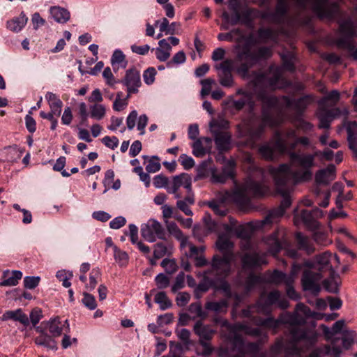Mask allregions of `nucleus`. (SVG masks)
Listing matches in <instances>:
<instances>
[{
	"mask_svg": "<svg viewBox=\"0 0 357 357\" xmlns=\"http://www.w3.org/2000/svg\"><path fill=\"white\" fill-rule=\"evenodd\" d=\"M255 91L257 99L263 104L261 115L258 116L252 112L242 123L236 126V137L245 138L244 146L250 149L257 147V142L263 137L266 127L273 128L277 125L271 110L276 107L279 102L277 96L268 94L265 89Z\"/></svg>",
	"mask_w": 357,
	"mask_h": 357,
	"instance_id": "f257e3e1",
	"label": "nucleus"
},
{
	"mask_svg": "<svg viewBox=\"0 0 357 357\" xmlns=\"http://www.w3.org/2000/svg\"><path fill=\"white\" fill-rule=\"evenodd\" d=\"M244 39L245 43L243 45H236L234 47L236 61H243L236 68V73L243 79H248L250 69L260 62L271 58L272 51L267 46H261L252 50L251 46L259 43L258 36L255 37L252 33Z\"/></svg>",
	"mask_w": 357,
	"mask_h": 357,
	"instance_id": "f03ea898",
	"label": "nucleus"
},
{
	"mask_svg": "<svg viewBox=\"0 0 357 357\" xmlns=\"http://www.w3.org/2000/svg\"><path fill=\"white\" fill-rule=\"evenodd\" d=\"M294 141L287 144V153L292 164L296 165L301 168V170L294 172V177L298 181H309L312 178V168L315 165V158L317 153H305L294 151L298 142L297 137Z\"/></svg>",
	"mask_w": 357,
	"mask_h": 357,
	"instance_id": "7ed1b4c3",
	"label": "nucleus"
},
{
	"mask_svg": "<svg viewBox=\"0 0 357 357\" xmlns=\"http://www.w3.org/2000/svg\"><path fill=\"white\" fill-rule=\"evenodd\" d=\"M340 37L335 43L339 48L347 50L353 60L357 61V46L351 41L357 37V24L351 17L337 21Z\"/></svg>",
	"mask_w": 357,
	"mask_h": 357,
	"instance_id": "20e7f679",
	"label": "nucleus"
},
{
	"mask_svg": "<svg viewBox=\"0 0 357 357\" xmlns=\"http://www.w3.org/2000/svg\"><path fill=\"white\" fill-rule=\"evenodd\" d=\"M269 72L272 74L268 77L266 73L253 71L252 73V78L248 82V86H252L255 90H260L261 89L275 90L278 88V84L280 82L282 75V67L278 66H271Z\"/></svg>",
	"mask_w": 357,
	"mask_h": 357,
	"instance_id": "39448f33",
	"label": "nucleus"
},
{
	"mask_svg": "<svg viewBox=\"0 0 357 357\" xmlns=\"http://www.w3.org/2000/svg\"><path fill=\"white\" fill-rule=\"evenodd\" d=\"M287 186L276 188L278 193L282 197L280 206L270 210L265 218L259 222L257 227H263L266 225L276 222L284 214L285 210L291 204V199L287 190Z\"/></svg>",
	"mask_w": 357,
	"mask_h": 357,
	"instance_id": "423d86ee",
	"label": "nucleus"
},
{
	"mask_svg": "<svg viewBox=\"0 0 357 357\" xmlns=\"http://www.w3.org/2000/svg\"><path fill=\"white\" fill-rule=\"evenodd\" d=\"M252 86H248L246 84L245 88H238L236 91V96H241V98L237 100L233 99V97H230L231 107L235 110L239 112L241 111L245 106H248L250 112L252 113L255 109V102L254 101V97L255 96V87L253 90L249 91L248 89Z\"/></svg>",
	"mask_w": 357,
	"mask_h": 357,
	"instance_id": "0eeeda50",
	"label": "nucleus"
},
{
	"mask_svg": "<svg viewBox=\"0 0 357 357\" xmlns=\"http://www.w3.org/2000/svg\"><path fill=\"white\" fill-rule=\"evenodd\" d=\"M141 235L148 242L153 243L156 237L165 239V230L162 225L155 220H149L141 225Z\"/></svg>",
	"mask_w": 357,
	"mask_h": 357,
	"instance_id": "6e6552de",
	"label": "nucleus"
},
{
	"mask_svg": "<svg viewBox=\"0 0 357 357\" xmlns=\"http://www.w3.org/2000/svg\"><path fill=\"white\" fill-rule=\"evenodd\" d=\"M233 258L232 253H224L222 256L215 255L210 264L212 269L215 271L220 277L226 278L231 273Z\"/></svg>",
	"mask_w": 357,
	"mask_h": 357,
	"instance_id": "1a4fd4ad",
	"label": "nucleus"
},
{
	"mask_svg": "<svg viewBox=\"0 0 357 357\" xmlns=\"http://www.w3.org/2000/svg\"><path fill=\"white\" fill-rule=\"evenodd\" d=\"M241 261L243 268L250 271L261 268L268 264L266 253L257 251L244 254Z\"/></svg>",
	"mask_w": 357,
	"mask_h": 357,
	"instance_id": "9d476101",
	"label": "nucleus"
},
{
	"mask_svg": "<svg viewBox=\"0 0 357 357\" xmlns=\"http://www.w3.org/2000/svg\"><path fill=\"white\" fill-rule=\"evenodd\" d=\"M321 278L322 275L319 272H314L310 269L303 270L301 278L303 289L310 291L314 296L318 295L321 291L318 282Z\"/></svg>",
	"mask_w": 357,
	"mask_h": 357,
	"instance_id": "9b49d317",
	"label": "nucleus"
},
{
	"mask_svg": "<svg viewBox=\"0 0 357 357\" xmlns=\"http://www.w3.org/2000/svg\"><path fill=\"white\" fill-rule=\"evenodd\" d=\"M296 171H294L295 172ZM271 173L275 177V185L276 188L287 186V183L291 176H293L296 183H301L294 176V172L291 169V166L287 163L280 164L276 167L271 169Z\"/></svg>",
	"mask_w": 357,
	"mask_h": 357,
	"instance_id": "f8f14e48",
	"label": "nucleus"
},
{
	"mask_svg": "<svg viewBox=\"0 0 357 357\" xmlns=\"http://www.w3.org/2000/svg\"><path fill=\"white\" fill-rule=\"evenodd\" d=\"M342 114L347 115L348 111L347 109L342 111L338 107L331 109L325 108L319 109L317 114V116L319 119L318 128L319 129H329L332 121Z\"/></svg>",
	"mask_w": 357,
	"mask_h": 357,
	"instance_id": "ddd939ff",
	"label": "nucleus"
},
{
	"mask_svg": "<svg viewBox=\"0 0 357 357\" xmlns=\"http://www.w3.org/2000/svg\"><path fill=\"white\" fill-rule=\"evenodd\" d=\"M118 82L126 86V91L129 92H139L142 86L140 73L135 67L129 68L126 71L124 77Z\"/></svg>",
	"mask_w": 357,
	"mask_h": 357,
	"instance_id": "4468645a",
	"label": "nucleus"
},
{
	"mask_svg": "<svg viewBox=\"0 0 357 357\" xmlns=\"http://www.w3.org/2000/svg\"><path fill=\"white\" fill-rule=\"evenodd\" d=\"M228 9L231 12V15L228 11L224 10L222 13L221 17L224 22L232 26L241 23L242 13H240L241 3L238 0H228Z\"/></svg>",
	"mask_w": 357,
	"mask_h": 357,
	"instance_id": "2eb2a0df",
	"label": "nucleus"
},
{
	"mask_svg": "<svg viewBox=\"0 0 357 357\" xmlns=\"http://www.w3.org/2000/svg\"><path fill=\"white\" fill-rule=\"evenodd\" d=\"M290 334L292 341L295 343L303 340L313 345L317 342L318 339V333L313 330L294 328L290 331Z\"/></svg>",
	"mask_w": 357,
	"mask_h": 357,
	"instance_id": "dca6fc26",
	"label": "nucleus"
},
{
	"mask_svg": "<svg viewBox=\"0 0 357 357\" xmlns=\"http://www.w3.org/2000/svg\"><path fill=\"white\" fill-rule=\"evenodd\" d=\"M216 149L219 152L228 151L231 147V135L229 132H211Z\"/></svg>",
	"mask_w": 357,
	"mask_h": 357,
	"instance_id": "f3484780",
	"label": "nucleus"
},
{
	"mask_svg": "<svg viewBox=\"0 0 357 357\" xmlns=\"http://www.w3.org/2000/svg\"><path fill=\"white\" fill-rule=\"evenodd\" d=\"M243 189L253 197H263L266 194V189L260 181H257L251 177H248L243 185Z\"/></svg>",
	"mask_w": 357,
	"mask_h": 357,
	"instance_id": "a211bd4d",
	"label": "nucleus"
},
{
	"mask_svg": "<svg viewBox=\"0 0 357 357\" xmlns=\"http://www.w3.org/2000/svg\"><path fill=\"white\" fill-rule=\"evenodd\" d=\"M193 332L202 340H211L216 331L211 325L205 324L203 320L197 321L193 326Z\"/></svg>",
	"mask_w": 357,
	"mask_h": 357,
	"instance_id": "6ab92c4d",
	"label": "nucleus"
},
{
	"mask_svg": "<svg viewBox=\"0 0 357 357\" xmlns=\"http://www.w3.org/2000/svg\"><path fill=\"white\" fill-rule=\"evenodd\" d=\"M289 13V6L284 0H278L274 11L269 10L270 22L281 24Z\"/></svg>",
	"mask_w": 357,
	"mask_h": 357,
	"instance_id": "aec40b11",
	"label": "nucleus"
},
{
	"mask_svg": "<svg viewBox=\"0 0 357 357\" xmlns=\"http://www.w3.org/2000/svg\"><path fill=\"white\" fill-rule=\"evenodd\" d=\"M335 166L328 165L326 168L318 170L315 174V181L319 185H327L335 178Z\"/></svg>",
	"mask_w": 357,
	"mask_h": 357,
	"instance_id": "412c9836",
	"label": "nucleus"
},
{
	"mask_svg": "<svg viewBox=\"0 0 357 357\" xmlns=\"http://www.w3.org/2000/svg\"><path fill=\"white\" fill-rule=\"evenodd\" d=\"M280 57L282 60V70L290 73L296 71V63L297 61L296 54L289 50H284L279 53Z\"/></svg>",
	"mask_w": 357,
	"mask_h": 357,
	"instance_id": "4be33fe9",
	"label": "nucleus"
},
{
	"mask_svg": "<svg viewBox=\"0 0 357 357\" xmlns=\"http://www.w3.org/2000/svg\"><path fill=\"white\" fill-rule=\"evenodd\" d=\"M3 321L13 320L18 321L25 327L29 325V319L27 315L23 312L21 308L15 310H7L2 315Z\"/></svg>",
	"mask_w": 357,
	"mask_h": 357,
	"instance_id": "5701e85b",
	"label": "nucleus"
},
{
	"mask_svg": "<svg viewBox=\"0 0 357 357\" xmlns=\"http://www.w3.org/2000/svg\"><path fill=\"white\" fill-rule=\"evenodd\" d=\"M45 324L50 335L54 337H59L62 334L65 324L69 328L68 319L65 321L64 324H62L60 318L58 317L51 318L50 320L47 321Z\"/></svg>",
	"mask_w": 357,
	"mask_h": 357,
	"instance_id": "b1692460",
	"label": "nucleus"
},
{
	"mask_svg": "<svg viewBox=\"0 0 357 357\" xmlns=\"http://www.w3.org/2000/svg\"><path fill=\"white\" fill-rule=\"evenodd\" d=\"M50 16L59 24H66L70 18V13L67 8L59 6H51L49 9Z\"/></svg>",
	"mask_w": 357,
	"mask_h": 357,
	"instance_id": "393cba45",
	"label": "nucleus"
},
{
	"mask_svg": "<svg viewBox=\"0 0 357 357\" xmlns=\"http://www.w3.org/2000/svg\"><path fill=\"white\" fill-rule=\"evenodd\" d=\"M331 261L332 254L330 252H324L316 256L314 268H317L319 271L333 270Z\"/></svg>",
	"mask_w": 357,
	"mask_h": 357,
	"instance_id": "a878e982",
	"label": "nucleus"
},
{
	"mask_svg": "<svg viewBox=\"0 0 357 357\" xmlns=\"http://www.w3.org/2000/svg\"><path fill=\"white\" fill-rule=\"evenodd\" d=\"M295 238L299 250L305 251L307 255H310L314 252L315 248L312 242L302 232H296Z\"/></svg>",
	"mask_w": 357,
	"mask_h": 357,
	"instance_id": "bb28decb",
	"label": "nucleus"
},
{
	"mask_svg": "<svg viewBox=\"0 0 357 357\" xmlns=\"http://www.w3.org/2000/svg\"><path fill=\"white\" fill-rule=\"evenodd\" d=\"M28 17L24 11H22L19 16L13 17L7 22V29L15 32H20L26 24Z\"/></svg>",
	"mask_w": 357,
	"mask_h": 357,
	"instance_id": "cd10ccee",
	"label": "nucleus"
},
{
	"mask_svg": "<svg viewBox=\"0 0 357 357\" xmlns=\"http://www.w3.org/2000/svg\"><path fill=\"white\" fill-rule=\"evenodd\" d=\"M243 332L245 335L254 337L261 335V330L259 328H253L244 322H236L233 324L232 332Z\"/></svg>",
	"mask_w": 357,
	"mask_h": 357,
	"instance_id": "c85d7f7f",
	"label": "nucleus"
},
{
	"mask_svg": "<svg viewBox=\"0 0 357 357\" xmlns=\"http://www.w3.org/2000/svg\"><path fill=\"white\" fill-rule=\"evenodd\" d=\"M282 324L292 326H303L306 324L305 319L297 312H285L281 314Z\"/></svg>",
	"mask_w": 357,
	"mask_h": 357,
	"instance_id": "c756f323",
	"label": "nucleus"
},
{
	"mask_svg": "<svg viewBox=\"0 0 357 357\" xmlns=\"http://www.w3.org/2000/svg\"><path fill=\"white\" fill-rule=\"evenodd\" d=\"M51 335L43 334L34 338V343L47 349L56 351L58 349L57 342Z\"/></svg>",
	"mask_w": 357,
	"mask_h": 357,
	"instance_id": "7c9ffc66",
	"label": "nucleus"
},
{
	"mask_svg": "<svg viewBox=\"0 0 357 357\" xmlns=\"http://www.w3.org/2000/svg\"><path fill=\"white\" fill-rule=\"evenodd\" d=\"M314 97L312 94H306L295 99L294 110L297 114L302 116L308 106L314 101Z\"/></svg>",
	"mask_w": 357,
	"mask_h": 357,
	"instance_id": "2f4dec72",
	"label": "nucleus"
},
{
	"mask_svg": "<svg viewBox=\"0 0 357 357\" xmlns=\"http://www.w3.org/2000/svg\"><path fill=\"white\" fill-rule=\"evenodd\" d=\"M320 327L327 339H330L332 336L336 334L340 333L342 335V332L346 330L344 329V321L343 319L335 321L331 328H329L324 324H321Z\"/></svg>",
	"mask_w": 357,
	"mask_h": 357,
	"instance_id": "473e14b6",
	"label": "nucleus"
},
{
	"mask_svg": "<svg viewBox=\"0 0 357 357\" xmlns=\"http://www.w3.org/2000/svg\"><path fill=\"white\" fill-rule=\"evenodd\" d=\"M268 282L275 284H280L284 283H294V278L292 275L286 274L282 271L275 269L270 275Z\"/></svg>",
	"mask_w": 357,
	"mask_h": 357,
	"instance_id": "72a5a7b5",
	"label": "nucleus"
},
{
	"mask_svg": "<svg viewBox=\"0 0 357 357\" xmlns=\"http://www.w3.org/2000/svg\"><path fill=\"white\" fill-rule=\"evenodd\" d=\"M347 132V141L349 149L357 146V123L348 121L344 125Z\"/></svg>",
	"mask_w": 357,
	"mask_h": 357,
	"instance_id": "f704fd0d",
	"label": "nucleus"
},
{
	"mask_svg": "<svg viewBox=\"0 0 357 357\" xmlns=\"http://www.w3.org/2000/svg\"><path fill=\"white\" fill-rule=\"evenodd\" d=\"M257 151L260 156L266 160L272 161L275 158V151L272 145V142L262 144L259 146Z\"/></svg>",
	"mask_w": 357,
	"mask_h": 357,
	"instance_id": "c9c22d12",
	"label": "nucleus"
},
{
	"mask_svg": "<svg viewBox=\"0 0 357 357\" xmlns=\"http://www.w3.org/2000/svg\"><path fill=\"white\" fill-rule=\"evenodd\" d=\"M215 282V279H212L207 276H204L195 289V298L197 299L200 298V293H205L208 291L210 289V288L214 287Z\"/></svg>",
	"mask_w": 357,
	"mask_h": 357,
	"instance_id": "e433bc0d",
	"label": "nucleus"
},
{
	"mask_svg": "<svg viewBox=\"0 0 357 357\" xmlns=\"http://www.w3.org/2000/svg\"><path fill=\"white\" fill-rule=\"evenodd\" d=\"M266 243L268 245V251L270 253L275 255L282 250V244L278 238V232H273L270 234L266 239Z\"/></svg>",
	"mask_w": 357,
	"mask_h": 357,
	"instance_id": "4c0bfd02",
	"label": "nucleus"
},
{
	"mask_svg": "<svg viewBox=\"0 0 357 357\" xmlns=\"http://www.w3.org/2000/svg\"><path fill=\"white\" fill-rule=\"evenodd\" d=\"M232 334L228 336V340L231 344L234 350L238 351V355H241L245 345V342L238 332H231Z\"/></svg>",
	"mask_w": 357,
	"mask_h": 357,
	"instance_id": "58836bf2",
	"label": "nucleus"
},
{
	"mask_svg": "<svg viewBox=\"0 0 357 357\" xmlns=\"http://www.w3.org/2000/svg\"><path fill=\"white\" fill-rule=\"evenodd\" d=\"M167 228L169 233L181 242V247L185 246L188 243V238L184 236L182 231L179 229L176 222H169L167 225Z\"/></svg>",
	"mask_w": 357,
	"mask_h": 357,
	"instance_id": "ea45409f",
	"label": "nucleus"
},
{
	"mask_svg": "<svg viewBox=\"0 0 357 357\" xmlns=\"http://www.w3.org/2000/svg\"><path fill=\"white\" fill-rule=\"evenodd\" d=\"M301 218L303 224L310 229H316L319 227V222L314 218L310 211L303 209L301 212Z\"/></svg>",
	"mask_w": 357,
	"mask_h": 357,
	"instance_id": "a19ab883",
	"label": "nucleus"
},
{
	"mask_svg": "<svg viewBox=\"0 0 357 357\" xmlns=\"http://www.w3.org/2000/svg\"><path fill=\"white\" fill-rule=\"evenodd\" d=\"M228 302L225 299L218 301H208L205 304V308L208 311H213L218 313L221 312H226L228 308Z\"/></svg>",
	"mask_w": 357,
	"mask_h": 357,
	"instance_id": "79ce46f5",
	"label": "nucleus"
},
{
	"mask_svg": "<svg viewBox=\"0 0 357 357\" xmlns=\"http://www.w3.org/2000/svg\"><path fill=\"white\" fill-rule=\"evenodd\" d=\"M111 63L115 68L116 65H119L122 68H126L128 61L126 59V55L120 49H116L111 56Z\"/></svg>",
	"mask_w": 357,
	"mask_h": 357,
	"instance_id": "37998d69",
	"label": "nucleus"
},
{
	"mask_svg": "<svg viewBox=\"0 0 357 357\" xmlns=\"http://www.w3.org/2000/svg\"><path fill=\"white\" fill-rule=\"evenodd\" d=\"M262 344L263 342L261 340L255 342L245 343L243 352L241 356L244 357L245 354H248L250 355V357H256L261 350Z\"/></svg>",
	"mask_w": 357,
	"mask_h": 357,
	"instance_id": "c03bdc74",
	"label": "nucleus"
},
{
	"mask_svg": "<svg viewBox=\"0 0 357 357\" xmlns=\"http://www.w3.org/2000/svg\"><path fill=\"white\" fill-rule=\"evenodd\" d=\"M90 118L96 120H102L106 114V107L102 104H93L89 106Z\"/></svg>",
	"mask_w": 357,
	"mask_h": 357,
	"instance_id": "a18cd8bd",
	"label": "nucleus"
},
{
	"mask_svg": "<svg viewBox=\"0 0 357 357\" xmlns=\"http://www.w3.org/2000/svg\"><path fill=\"white\" fill-rule=\"evenodd\" d=\"M258 313L264 314H270L271 313V305L268 303V300L266 298L264 294L260 295L259 298L255 303Z\"/></svg>",
	"mask_w": 357,
	"mask_h": 357,
	"instance_id": "49530a36",
	"label": "nucleus"
},
{
	"mask_svg": "<svg viewBox=\"0 0 357 357\" xmlns=\"http://www.w3.org/2000/svg\"><path fill=\"white\" fill-rule=\"evenodd\" d=\"M217 249L222 253H232L231 250L233 248V243L224 236H220L215 243Z\"/></svg>",
	"mask_w": 357,
	"mask_h": 357,
	"instance_id": "de8ad7c7",
	"label": "nucleus"
},
{
	"mask_svg": "<svg viewBox=\"0 0 357 357\" xmlns=\"http://www.w3.org/2000/svg\"><path fill=\"white\" fill-rule=\"evenodd\" d=\"M229 121L224 119L219 120L213 119L209 123L211 132H213L214 130L218 132H226L225 130L229 129Z\"/></svg>",
	"mask_w": 357,
	"mask_h": 357,
	"instance_id": "09e8293b",
	"label": "nucleus"
},
{
	"mask_svg": "<svg viewBox=\"0 0 357 357\" xmlns=\"http://www.w3.org/2000/svg\"><path fill=\"white\" fill-rule=\"evenodd\" d=\"M243 62V61H236L235 57L234 60L226 59L223 61L219 66H216L215 68L220 70V72H232V70L236 72V68Z\"/></svg>",
	"mask_w": 357,
	"mask_h": 357,
	"instance_id": "8fccbe9b",
	"label": "nucleus"
},
{
	"mask_svg": "<svg viewBox=\"0 0 357 357\" xmlns=\"http://www.w3.org/2000/svg\"><path fill=\"white\" fill-rule=\"evenodd\" d=\"M214 288L217 290L222 291L227 298L232 296L231 289L229 283L225 280V278L221 277L218 279H215Z\"/></svg>",
	"mask_w": 357,
	"mask_h": 357,
	"instance_id": "3c124183",
	"label": "nucleus"
},
{
	"mask_svg": "<svg viewBox=\"0 0 357 357\" xmlns=\"http://www.w3.org/2000/svg\"><path fill=\"white\" fill-rule=\"evenodd\" d=\"M187 174L186 173H181L178 175H176L173 176L172 181L169 183V188H167V192L169 193H174L176 192L178 189L183 186L184 183V179L185 180V177L183 175Z\"/></svg>",
	"mask_w": 357,
	"mask_h": 357,
	"instance_id": "603ef678",
	"label": "nucleus"
},
{
	"mask_svg": "<svg viewBox=\"0 0 357 357\" xmlns=\"http://www.w3.org/2000/svg\"><path fill=\"white\" fill-rule=\"evenodd\" d=\"M314 266V261L311 260H305L302 263L294 262L292 264L291 270L289 275H292L294 280L295 277L304 268H312Z\"/></svg>",
	"mask_w": 357,
	"mask_h": 357,
	"instance_id": "864d4df0",
	"label": "nucleus"
},
{
	"mask_svg": "<svg viewBox=\"0 0 357 357\" xmlns=\"http://www.w3.org/2000/svg\"><path fill=\"white\" fill-rule=\"evenodd\" d=\"M257 34L259 42L265 43L268 40H275V36L272 29L268 27H259Z\"/></svg>",
	"mask_w": 357,
	"mask_h": 357,
	"instance_id": "5fc2aeb1",
	"label": "nucleus"
},
{
	"mask_svg": "<svg viewBox=\"0 0 357 357\" xmlns=\"http://www.w3.org/2000/svg\"><path fill=\"white\" fill-rule=\"evenodd\" d=\"M154 301L160 305L162 310H165L169 308L172 303L167 296L165 291L158 292L154 297Z\"/></svg>",
	"mask_w": 357,
	"mask_h": 357,
	"instance_id": "6e6d98bb",
	"label": "nucleus"
},
{
	"mask_svg": "<svg viewBox=\"0 0 357 357\" xmlns=\"http://www.w3.org/2000/svg\"><path fill=\"white\" fill-rule=\"evenodd\" d=\"M233 199L235 203L241 206L247 205L250 202L249 194L245 191L243 186L241 190L234 192Z\"/></svg>",
	"mask_w": 357,
	"mask_h": 357,
	"instance_id": "4d7b16f0",
	"label": "nucleus"
},
{
	"mask_svg": "<svg viewBox=\"0 0 357 357\" xmlns=\"http://www.w3.org/2000/svg\"><path fill=\"white\" fill-rule=\"evenodd\" d=\"M188 311L195 314V316L192 317L193 320L196 318H200V320H204L207 317V313L202 310V305L199 302L191 303L188 307Z\"/></svg>",
	"mask_w": 357,
	"mask_h": 357,
	"instance_id": "13d9d810",
	"label": "nucleus"
},
{
	"mask_svg": "<svg viewBox=\"0 0 357 357\" xmlns=\"http://www.w3.org/2000/svg\"><path fill=\"white\" fill-rule=\"evenodd\" d=\"M185 60V54L183 50H181L176 53L170 61L167 62L166 67L167 68H172L175 66L184 63Z\"/></svg>",
	"mask_w": 357,
	"mask_h": 357,
	"instance_id": "bf43d9fd",
	"label": "nucleus"
},
{
	"mask_svg": "<svg viewBox=\"0 0 357 357\" xmlns=\"http://www.w3.org/2000/svg\"><path fill=\"white\" fill-rule=\"evenodd\" d=\"M356 333L352 330H345L342 332V342L345 349H349L354 342Z\"/></svg>",
	"mask_w": 357,
	"mask_h": 357,
	"instance_id": "052dcab7",
	"label": "nucleus"
},
{
	"mask_svg": "<svg viewBox=\"0 0 357 357\" xmlns=\"http://www.w3.org/2000/svg\"><path fill=\"white\" fill-rule=\"evenodd\" d=\"M340 98V92L336 90H332L329 93H326L325 96L320 98L318 100V105L320 106L326 105L328 101H332L334 104H336Z\"/></svg>",
	"mask_w": 357,
	"mask_h": 357,
	"instance_id": "680f3d73",
	"label": "nucleus"
},
{
	"mask_svg": "<svg viewBox=\"0 0 357 357\" xmlns=\"http://www.w3.org/2000/svg\"><path fill=\"white\" fill-rule=\"evenodd\" d=\"M22 273L20 271H13L11 275L1 282V286H15L18 284V281L22 278Z\"/></svg>",
	"mask_w": 357,
	"mask_h": 357,
	"instance_id": "e2e57ef3",
	"label": "nucleus"
},
{
	"mask_svg": "<svg viewBox=\"0 0 357 357\" xmlns=\"http://www.w3.org/2000/svg\"><path fill=\"white\" fill-rule=\"evenodd\" d=\"M73 276L72 271L66 272V270H59L56 273V278L62 282V284L64 287L68 288L71 286L70 279Z\"/></svg>",
	"mask_w": 357,
	"mask_h": 357,
	"instance_id": "0e129e2a",
	"label": "nucleus"
},
{
	"mask_svg": "<svg viewBox=\"0 0 357 357\" xmlns=\"http://www.w3.org/2000/svg\"><path fill=\"white\" fill-rule=\"evenodd\" d=\"M262 326L270 329L275 330L279 328L282 324V315L280 314L278 319L273 317L265 318L261 322Z\"/></svg>",
	"mask_w": 357,
	"mask_h": 357,
	"instance_id": "69168bd1",
	"label": "nucleus"
},
{
	"mask_svg": "<svg viewBox=\"0 0 357 357\" xmlns=\"http://www.w3.org/2000/svg\"><path fill=\"white\" fill-rule=\"evenodd\" d=\"M114 250V257L115 261L120 265L123 266L126 265L128 260V254L120 250L116 245H113Z\"/></svg>",
	"mask_w": 357,
	"mask_h": 357,
	"instance_id": "338daca9",
	"label": "nucleus"
},
{
	"mask_svg": "<svg viewBox=\"0 0 357 357\" xmlns=\"http://www.w3.org/2000/svg\"><path fill=\"white\" fill-rule=\"evenodd\" d=\"M218 78L220 84L224 87H231L234 84L231 72H220Z\"/></svg>",
	"mask_w": 357,
	"mask_h": 357,
	"instance_id": "774afa93",
	"label": "nucleus"
}]
</instances>
